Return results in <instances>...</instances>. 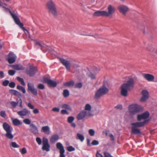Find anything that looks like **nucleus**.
Wrapping results in <instances>:
<instances>
[{
  "mask_svg": "<svg viewBox=\"0 0 157 157\" xmlns=\"http://www.w3.org/2000/svg\"><path fill=\"white\" fill-rule=\"evenodd\" d=\"M149 116V113L148 111H146L144 113L138 114L137 116V119L139 121H141L142 119H145L143 122H137L132 123L131 125L132 126L131 127V133L132 134L138 135L141 134V132L140 130L138 127H142L144 126L145 124L150 121L149 119H146Z\"/></svg>",
  "mask_w": 157,
  "mask_h": 157,
  "instance_id": "1",
  "label": "nucleus"
},
{
  "mask_svg": "<svg viewBox=\"0 0 157 157\" xmlns=\"http://www.w3.org/2000/svg\"><path fill=\"white\" fill-rule=\"evenodd\" d=\"M134 85V81L132 78H130L126 82L123 83L121 86V94L124 96L126 97L128 95V91L130 90V87H132Z\"/></svg>",
  "mask_w": 157,
  "mask_h": 157,
  "instance_id": "2",
  "label": "nucleus"
},
{
  "mask_svg": "<svg viewBox=\"0 0 157 157\" xmlns=\"http://www.w3.org/2000/svg\"><path fill=\"white\" fill-rule=\"evenodd\" d=\"M9 12L15 23L18 25L19 27L24 31L27 37L31 39V36L29 31L25 29L23 27V24L21 23L19 18L17 17L16 14L15 13H13L10 10L9 11Z\"/></svg>",
  "mask_w": 157,
  "mask_h": 157,
  "instance_id": "3",
  "label": "nucleus"
},
{
  "mask_svg": "<svg viewBox=\"0 0 157 157\" xmlns=\"http://www.w3.org/2000/svg\"><path fill=\"white\" fill-rule=\"evenodd\" d=\"M2 127L4 129L6 132L5 136L6 138L10 140L13 139L14 137V136L12 134V132L13 130L12 127L6 122L3 123Z\"/></svg>",
  "mask_w": 157,
  "mask_h": 157,
  "instance_id": "4",
  "label": "nucleus"
},
{
  "mask_svg": "<svg viewBox=\"0 0 157 157\" xmlns=\"http://www.w3.org/2000/svg\"><path fill=\"white\" fill-rule=\"evenodd\" d=\"M142 109V107L137 104H133L129 105V112L131 116L134 115L136 113L140 112Z\"/></svg>",
  "mask_w": 157,
  "mask_h": 157,
  "instance_id": "5",
  "label": "nucleus"
},
{
  "mask_svg": "<svg viewBox=\"0 0 157 157\" xmlns=\"http://www.w3.org/2000/svg\"><path fill=\"white\" fill-rule=\"evenodd\" d=\"M109 91V89L106 87L103 86L100 88L96 92L94 95V98L97 99L100 98L102 95L107 94Z\"/></svg>",
  "mask_w": 157,
  "mask_h": 157,
  "instance_id": "6",
  "label": "nucleus"
},
{
  "mask_svg": "<svg viewBox=\"0 0 157 157\" xmlns=\"http://www.w3.org/2000/svg\"><path fill=\"white\" fill-rule=\"evenodd\" d=\"M47 7L49 11L51 12L54 16H56L57 15V12L55 4L51 0L48 2L47 3Z\"/></svg>",
  "mask_w": 157,
  "mask_h": 157,
  "instance_id": "7",
  "label": "nucleus"
},
{
  "mask_svg": "<svg viewBox=\"0 0 157 157\" xmlns=\"http://www.w3.org/2000/svg\"><path fill=\"white\" fill-rule=\"evenodd\" d=\"M37 71L36 67L31 65L27 67L26 73L30 76H32L36 74Z\"/></svg>",
  "mask_w": 157,
  "mask_h": 157,
  "instance_id": "8",
  "label": "nucleus"
},
{
  "mask_svg": "<svg viewBox=\"0 0 157 157\" xmlns=\"http://www.w3.org/2000/svg\"><path fill=\"white\" fill-rule=\"evenodd\" d=\"M43 146L42 149L44 151H48L50 150V145L47 138L44 137L42 140Z\"/></svg>",
  "mask_w": 157,
  "mask_h": 157,
  "instance_id": "9",
  "label": "nucleus"
},
{
  "mask_svg": "<svg viewBox=\"0 0 157 157\" xmlns=\"http://www.w3.org/2000/svg\"><path fill=\"white\" fill-rule=\"evenodd\" d=\"M35 44L36 45H38L41 47V49L43 51L44 49H46L47 50H48L49 51V52H51V53L55 54L54 51L53 49L49 47L48 46H47L45 45L43 43H41L40 42H36L35 43Z\"/></svg>",
  "mask_w": 157,
  "mask_h": 157,
  "instance_id": "10",
  "label": "nucleus"
},
{
  "mask_svg": "<svg viewBox=\"0 0 157 157\" xmlns=\"http://www.w3.org/2000/svg\"><path fill=\"white\" fill-rule=\"evenodd\" d=\"M28 90L33 94L36 96L37 95V90L35 88L34 84L29 82L27 84Z\"/></svg>",
  "mask_w": 157,
  "mask_h": 157,
  "instance_id": "11",
  "label": "nucleus"
},
{
  "mask_svg": "<svg viewBox=\"0 0 157 157\" xmlns=\"http://www.w3.org/2000/svg\"><path fill=\"white\" fill-rule=\"evenodd\" d=\"M17 57L16 55L12 52H10L8 55L7 60L10 64H12L15 62Z\"/></svg>",
  "mask_w": 157,
  "mask_h": 157,
  "instance_id": "12",
  "label": "nucleus"
},
{
  "mask_svg": "<svg viewBox=\"0 0 157 157\" xmlns=\"http://www.w3.org/2000/svg\"><path fill=\"white\" fill-rule=\"evenodd\" d=\"M56 147L60 151L59 157H65V155L64 154L65 152L64 147L61 143L60 142L57 143L56 144Z\"/></svg>",
  "mask_w": 157,
  "mask_h": 157,
  "instance_id": "13",
  "label": "nucleus"
},
{
  "mask_svg": "<svg viewBox=\"0 0 157 157\" xmlns=\"http://www.w3.org/2000/svg\"><path fill=\"white\" fill-rule=\"evenodd\" d=\"M16 102L11 101L10 102V104L13 108H15L17 105L21 108H22V101L20 98H17L16 100Z\"/></svg>",
  "mask_w": 157,
  "mask_h": 157,
  "instance_id": "14",
  "label": "nucleus"
},
{
  "mask_svg": "<svg viewBox=\"0 0 157 157\" xmlns=\"http://www.w3.org/2000/svg\"><path fill=\"white\" fill-rule=\"evenodd\" d=\"M108 12L105 11V17H108L113 14L115 11L114 7L109 5L108 7Z\"/></svg>",
  "mask_w": 157,
  "mask_h": 157,
  "instance_id": "15",
  "label": "nucleus"
},
{
  "mask_svg": "<svg viewBox=\"0 0 157 157\" xmlns=\"http://www.w3.org/2000/svg\"><path fill=\"white\" fill-rule=\"evenodd\" d=\"M17 113L21 117L29 115L30 113V112L26 108L23 109L22 110L18 111Z\"/></svg>",
  "mask_w": 157,
  "mask_h": 157,
  "instance_id": "16",
  "label": "nucleus"
},
{
  "mask_svg": "<svg viewBox=\"0 0 157 157\" xmlns=\"http://www.w3.org/2000/svg\"><path fill=\"white\" fill-rule=\"evenodd\" d=\"M44 81L45 82L47 83L50 86L55 87L57 86V82L47 78H44Z\"/></svg>",
  "mask_w": 157,
  "mask_h": 157,
  "instance_id": "17",
  "label": "nucleus"
},
{
  "mask_svg": "<svg viewBox=\"0 0 157 157\" xmlns=\"http://www.w3.org/2000/svg\"><path fill=\"white\" fill-rule=\"evenodd\" d=\"M143 76L145 79L148 81L152 82L155 78L153 75L149 74L144 73Z\"/></svg>",
  "mask_w": 157,
  "mask_h": 157,
  "instance_id": "18",
  "label": "nucleus"
},
{
  "mask_svg": "<svg viewBox=\"0 0 157 157\" xmlns=\"http://www.w3.org/2000/svg\"><path fill=\"white\" fill-rule=\"evenodd\" d=\"M118 9L120 12L122 13L124 15H125L126 13L128 10V7L126 6L123 5L120 6L118 7Z\"/></svg>",
  "mask_w": 157,
  "mask_h": 157,
  "instance_id": "19",
  "label": "nucleus"
},
{
  "mask_svg": "<svg viewBox=\"0 0 157 157\" xmlns=\"http://www.w3.org/2000/svg\"><path fill=\"white\" fill-rule=\"evenodd\" d=\"M30 130L31 132L34 134H37L38 133L37 127L34 124H32L30 125Z\"/></svg>",
  "mask_w": 157,
  "mask_h": 157,
  "instance_id": "20",
  "label": "nucleus"
},
{
  "mask_svg": "<svg viewBox=\"0 0 157 157\" xmlns=\"http://www.w3.org/2000/svg\"><path fill=\"white\" fill-rule=\"evenodd\" d=\"M86 141H87V146L89 147H90L91 145H94V146L97 145L99 144V142L96 140H93L92 141L91 143H90V140L88 138H87L86 139Z\"/></svg>",
  "mask_w": 157,
  "mask_h": 157,
  "instance_id": "21",
  "label": "nucleus"
},
{
  "mask_svg": "<svg viewBox=\"0 0 157 157\" xmlns=\"http://www.w3.org/2000/svg\"><path fill=\"white\" fill-rule=\"evenodd\" d=\"M87 112L86 111H82L79 113L77 116V118L78 120H80L82 119L85 117Z\"/></svg>",
  "mask_w": 157,
  "mask_h": 157,
  "instance_id": "22",
  "label": "nucleus"
},
{
  "mask_svg": "<svg viewBox=\"0 0 157 157\" xmlns=\"http://www.w3.org/2000/svg\"><path fill=\"white\" fill-rule=\"evenodd\" d=\"M58 58L61 63L66 67L67 70H68L69 69V62L68 61L62 58Z\"/></svg>",
  "mask_w": 157,
  "mask_h": 157,
  "instance_id": "23",
  "label": "nucleus"
},
{
  "mask_svg": "<svg viewBox=\"0 0 157 157\" xmlns=\"http://www.w3.org/2000/svg\"><path fill=\"white\" fill-rule=\"evenodd\" d=\"M93 15L94 17H105V11L98 10L95 12Z\"/></svg>",
  "mask_w": 157,
  "mask_h": 157,
  "instance_id": "24",
  "label": "nucleus"
},
{
  "mask_svg": "<svg viewBox=\"0 0 157 157\" xmlns=\"http://www.w3.org/2000/svg\"><path fill=\"white\" fill-rule=\"evenodd\" d=\"M59 139V136L57 134H55L52 135L50 139V141L52 144L55 143Z\"/></svg>",
  "mask_w": 157,
  "mask_h": 157,
  "instance_id": "25",
  "label": "nucleus"
},
{
  "mask_svg": "<svg viewBox=\"0 0 157 157\" xmlns=\"http://www.w3.org/2000/svg\"><path fill=\"white\" fill-rule=\"evenodd\" d=\"M13 124L15 126H18L21 125L22 124V122H21L18 119L15 118L12 119Z\"/></svg>",
  "mask_w": 157,
  "mask_h": 157,
  "instance_id": "26",
  "label": "nucleus"
},
{
  "mask_svg": "<svg viewBox=\"0 0 157 157\" xmlns=\"http://www.w3.org/2000/svg\"><path fill=\"white\" fill-rule=\"evenodd\" d=\"M41 130L43 132L47 134H49L50 133V129L48 126L42 127Z\"/></svg>",
  "mask_w": 157,
  "mask_h": 157,
  "instance_id": "27",
  "label": "nucleus"
},
{
  "mask_svg": "<svg viewBox=\"0 0 157 157\" xmlns=\"http://www.w3.org/2000/svg\"><path fill=\"white\" fill-rule=\"evenodd\" d=\"M12 67L17 71L23 70L25 69L24 67L21 64H16L12 65Z\"/></svg>",
  "mask_w": 157,
  "mask_h": 157,
  "instance_id": "28",
  "label": "nucleus"
},
{
  "mask_svg": "<svg viewBox=\"0 0 157 157\" xmlns=\"http://www.w3.org/2000/svg\"><path fill=\"white\" fill-rule=\"evenodd\" d=\"M76 138L77 140H79L81 142H82L85 139L84 135L79 133H77Z\"/></svg>",
  "mask_w": 157,
  "mask_h": 157,
  "instance_id": "29",
  "label": "nucleus"
},
{
  "mask_svg": "<svg viewBox=\"0 0 157 157\" xmlns=\"http://www.w3.org/2000/svg\"><path fill=\"white\" fill-rule=\"evenodd\" d=\"M10 147L14 148H19V145H18L15 142H11L10 143Z\"/></svg>",
  "mask_w": 157,
  "mask_h": 157,
  "instance_id": "30",
  "label": "nucleus"
},
{
  "mask_svg": "<svg viewBox=\"0 0 157 157\" xmlns=\"http://www.w3.org/2000/svg\"><path fill=\"white\" fill-rule=\"evenodd\" d=\"M17 89L21 90L23 93L25 94L26 92L25 89L24 87L21 86L20 85H18L17 86Z\"/></svg>",
  "mask_w": 157,
  "mask_h": 157,
  "instance_id": "31",
  "label": "nucleus"
},
{
  "mask_svg": "<svg viewBox=\"0 0 157 157\" xmlns=\"http://www.w3.org/2000/svg\"><path fill=\"white\" fill-rule=\"evenodd\" d=\"M10 93L11 94H12L15 95L17 96L19 94V93L17 91L13 90H10Z\"/></svg>",
  "mask_w": 157,
  "mask_h": 157,
  "instance_id": "32",
  "label": "nucleus"
},
{
  "mask_svg": "<svg viewBox=\"0 0 157 157\" xmlns=\"http://www.w3.org/2000/svg\"><path fill=\"white\" fill-rule=\"evenodd\" d=\"M149 96L146 95H142L140 101L142 102H144L146 101L149 98Z\"/></svg>",
  "mask_w": 157,
  "mask_h": 157,
  "instance_id": "33",
  "label": "nucleus"
},
{
  "mask_svg": "<svg viewBox=\"0 0 157 157\" xmlns=\"http://www.w3.org/2000/svg\"><path fill=\"white\" fill-rule=\"evenodd\" d=\"M17 79L18 81L23 86H25V84L23 80V79L22 78H21L20 77H17Z\"/></svg>",
  "mask_w": 157,
  "mask_h": 157,
  "instance_id": "34",
  "label": "nucleus"
},
{
  "mask_svg": "<svg viewBox=\"0 0 157 157\" xmlns=\"http://www.w3.org/2000/svg\"><path fill=\"white\" fill-rule=\"evenodd\" d=\"M75 88L80 89L82 86V84L81 82L76 83L75 85Z\"/></svg>",
  "mask_w": 157,
  "mask_h": 157,
  "instance_id": "35",
  "label": "nucleus"
},
{
  "mask_svg": "<svg viewBox=\"0 0 157 157\" xmlns=\"http://www.w3.org/2000/svg\"><path fill=\"white\" fill-rule=\"evenodd\" d=\"M23 122L25 124L28 125H30L31 123L30 120L28 118L24 119L23 121Z\"/></svg>",
  "mask_w": 157,
  "mask_h": 157,
  "instance_id": "36",
  "label": "nucleus"
},
{
  "mask_svg": "<svg viewBox=\"0 0 157 157\" xmlns=\"http://www.w3.org/2000/svg\"><path fill=\"white\" fill-rule=\"evenodd\" d=\"M63 96L64 97H67L69 96V91L67 90H63Z\"/></svg>",
  "mask_w": 157,
  "mask_h": 157,
  "instance_id": "37",
  "label": "nucleus"
},
{
  "mask_svg": "<svg viewBox=\"0 0 157 157\" xmlns=\"http://www.w3.org/2000/svg\"><path fill=\"white\" fill-rule=\"evenodd\" d=\"M91 109V107L90 104H87L86 105L85 109L86 110L90 111Z\"/></svg>",
  "mask_w": 157,
  "mask_h": 157,
  "instance_id": "38",
  "label": "nucleus"
},
{
  "mask_svg": "<svg viewBox=\"0 0 157 157\" xmlns=\"http://www.w3.org/2000/svg\"><path fill=\"white\" fill-rule=\"evenodd\" d=\"M20 151L22 154H26L27 152V150L25 147H23L20 150Z\"/></svg>",
  "mask_w": 157,
  "mask_h": 157,
  "instance_id": "39",
  "label": "nucleus"
},
{
  "mask_svg": "<svg viewBox=\"0 0 157 157\" xmlns=\"http://www.w3.org/2000/svg\"><path fill=\"white\" fill-rule=\"evenodd\" d=\"M89 133L90 136H93L94 135L95 131L93 129H90L89 130Z\"/></svg>",
  "mask_w": 157,
  "mask_h": 157,
  "instance_id": "40",
  "label": "nucleus"
},
{
  "mask_svg": "<svg viewBox=\"0 0 157 157\" xmlns=\"http://www.w3.org/2000/svg\"><path fill=\"white\" fill-rule=\"evenodd\" d=\"M142 95L149 96L148 92L146 90H143L142 91Z\"/></svg>",
  "mask_w": 157,
  "mask_h": 157,
  "instance_id": "41",
  "label": "nucleus"
},
{
  "mask_svg": "<svg viewBox=\"0 0 157 157\" xmlns=\"http://www.w3.org/2000/svg\"><path fill=\"white\" fill-rule=\"evenodd\" d=\"M0 115L2 117L5 118L6 116V114L5 111H1L0 112Z\"/></svg>",
  "mask_w": 157,
  "mask_h": 157,
  "instance_id": "42",
  "label": "nucleus"
},
{
  "mask_svg": "<svg viewBox=\"0 0 157 157\" xmlns=\"http://www.w3.org/2000/svg\"><path fill=\"white\" fill-rule=\"evenodd\" d=\"M16 71L13 70H10L8 71V73L9 75L13 76L15 74Z\"/></svg>",
  "mask_w": 157,
  "mask_h": 157,
  "instance_id": "43",
  "label": "nucleus"
},
{
  "mask_svg": "<svg viewBox=\"0 0 157 157\" xmlns=\"http://www.w3.org/2000/svg\"><path fill=\"white\" fill-rule=\"evenodd\" d=\"M36 141L38 145H40L42 143V140L40 137H36Z\"/></svg>",
  "mask_w": 157,
  "mask_h": 157,
  "instance_id": "44",
  "label": "nucleus"
},
{
  "mask_svg": "<svg viewBox=\"0 0 157 157\" xmlns=\"http://www.w3.org/2000/svg\"><path fill=\"white\" fill-rule=\"evenodd\" d=\"M88 76L92 79H94L95 78V74L92 73H91L90 74H88Z\"/></svg>",
  "mask_w": 157,
  "mask_h": 157,
  "instance_id": "45",
  "label": "nucleus"
},
{
  "mask_svg": "<svg viewBox=\"0 0 157 157\" xmlns=\"http://www.w3.org/2000/svg\"><path fill=\"white\" fill-rule=\"evenodd\" d=\"M16 84L15 82H11L9 83V86L12 88H14Z\"/></svg>",
  "mask_w": 157,
  "mask_h": 157,
  "instance_id": "46",
  "label": "nucleus"
},
{
  "mask_svg": "<svg viewBox=\"0 0 157 157\" xmlns=\"http://www.w3.org/2000/svg\"><path fill=\"white\" fill-rule=\"evenodd\" d=\"M37 87L39 89L43 90L44 89L45 87L43 84L40 83L38 85Z\"/></svg>",
  "mask_w": 157,
  "mask_h": 157,
  "instance_id": "47",
  "label": "nucleus"
},
{
  "mask_svg": "<svg viewBox=\"0 0 157 157\" xmlns=\"http://www.w3.org/2000/svg\"><path fill=\"white\" fill-rule=\"evenodd\" d=\"M9 80H5L2 82V84L3 86H6L9 84Z\"/></svg>",
  "mask_w": 157,
  "mask_h": 157,
  "instance_id": "48",
  "label": "nucleus"
},
{
  "mask_svg": "<svg viewBox=\"0 0 157 157\" xmlns=\"http://www.w3.org/2000/svg\"><path fill=\"white\" fill-rule=\"evenodd\" d=\"M104 155L105 157H113L109 153L107 152H104Z\"/></svg>",
  "mask_w": 157,
  "mask_h": 157,
  "instance_id": "49",
  "label": "nucleus"
},
{
  "mask_svg": "<svg viewBox=\"0 0 157 157\" xmlns=\"http://www.w3.org/2000/svg\"><path fill=\"white\" fill-rule=\"evenodd\" d=\"M115 108L117 109L121 110L122 109V106L121 104H119L115 106Z\"/></svg>",
  "mask_w": 157,
  "mask_h": 157,
  "instance_id": "50",
  "label": "nucleus"
},
{
  "mask_svg": "<svg viewBox=\"0 0 157 157\" xmlns=\"http://www.w3.org/2000/svg\"><path fill=\"white\" fill-rule=\"evenodd\" d=\"M143 28H144V29H142L141 28L140 29L141 30H142L143 32L144 33H145L147 32V29L148 28L147 27H145V26L143 25Z\"/></svg>",
  "mask_w": 157,
  "mask_h": 157,
  "instance_id": "51",
  "label": "nucleus"
},
{
  "mask_svg": "<svg viewBox=\"0 0 157 157\" xmlns=\"http://www.w3.org/2000/svg\"><path fill=\"white\" fill-rule=\"evenodd\" d=\"M28 106L30 109H34V106L30 103H28L27 104Z\"/></svg>",
  "mask_w": 157,
  "mask_h": 157,
  "instance_id": "52",
  "label": "nucleus"
},
{
  "mask_svg": "<svg viewBox=\"0 0 157 157\" xmlns=\"http://www.w3.org/2000/svg\"><path fill=\"white\" fill-rule=\"evenodd\" d=\"M59 109L58 108L55 107L52 109V110L54 112H58L59 111Z\"/></svg>",
  "mask_w": 157,
  "mask_h": 157,
  "instance_id": "53",
  "label": "nucleus"
},
{
  "mask_svg": "<svg viewBox=\"0 0 157 157\" xmlns=\"http://www.w3.org/2000/svg\"><path fill=\"white\" fill-rule=\"evenodd\" d=\"M33 112L35 114H37L39 113V111L37 109H33Z\"/></svg>",
  "mask_w": 157,
  "mask_h": 157,
  "instance_id": "54",
  "label": "nucleus"
},
{
  "mask_svg": "<svg viewBox=\"0 0 157 157\" xmlns=\"http://www.w3.org/2000/svg\"><path fill=\"white\" fill-rule=\"evenodd\" d=\"M61 113L63 114H68V113L67 110L65 109H62L61 111Z\"/></svg>",
  "mask_w": 157,
  "mask_h": 157,
  "instance_id": "55",
  "label": "nucleus"
},
{
  "mask_svg": "<svg viewBox=\"0 0 157 157\" xmlns=\"http://www.w3.org/2000/svg\"><path fill=\"white\" fill-rule=\"evenodd\" d=\"M75 118L73 117H69V123H71L74 121Z\"/></svg>",
  "mask_w": 157,
  "mask_h": 157,
  "instance_id": "56",
  "label": "nucleus"
},
{
  "mask_svg": "<svg viewBox=\"0 0 157 157\" xmlns=\"http://www.w3.org/2000/svg\"><path fill=\"white\" fill-rule=\"evenodd\" d=\"M93 71L94 73L95 74H96L98 70L97 68L96 67L94 66L93 67Z\"/></svg>",
  "mask_w": 157,
  "mask_h": 157,
  "instance_id": "57",
  "label": "nucleus"
},
{
  "mask_svg": "<svg viewBox=\"0 0 157 157\" xmlns=\"http://www.w3.org/2000/svg\"><path fill=\"white\" fill-rule=\"evenodd\" d=\"M109 136L111 138V140L112 141H114V137L113 135L112 134H110L109 135Z\"/></svg>",
  "mask_w": 157,
  "mask_h": 157,
  "instance_id": "58",
  "label": "nucleus"
},
{
  "mask_svg": "<svg viewBox=\"0 0 157 157\" xmlns=\"http://www.w3.org/2000/svg\"><path fill=\"white\" fill-rule=\"evenodd\" d=\"M75 149L71 146H69V152L72 151H75Z\"/></svg>",
  "mask_w": 157,
  "mask_h": 157,
  "instance_id": "59",
  "label": "nucleus"
},
{
  "mask_svg": "<svg viewBox=\"0 0 157 157\" xmlns=\"http://www.w3.org/2000/svg\"><path fill=\"white\" fill-rule=\"evenodd\" d=\"M62 108H65L66 109H67L69 108V105L67 104H63L62 105Z\"/></svg>",
  "mask_w": 157,
  "mask_h": 157,
  "instance_id": "60",
  "label": "nucleus"
},
{
  "mask_svg": "<svg viewBox=\"0 0 157 157\" xmlns=\"http://www.w3.org/2000/svg\"><path fill=\"white\" fill-rule=\"evenodd\" d=\"M75 82L73 81H69V86H73Z\"/></svg>",
  "mask_w": 157,
  "mask_h": 157,
  "instance_id": "61",
  "label": "nucleus"
},
{
  "mask_svg": "<svg viewBox=\"0 0 157 157\" xmlns=\"http://www.w3.org/2000/svg\"><path fill=\"white\" fill-rule=\"evenodd\" d=\"M96 157H103V155L100 153L97 152L96 154Z\"/></svg>",
  "mask_w": 157,
  "mask_h": 157,
  "instance_id": "62",
  "label": "nucleus"
},
{
  "mask_svg": "<svg viewBox=\"0 0 157 157\" xmlns=\"http://www.w3.org/2000/svg\"><path fill=\"white\" fill-rule=\"evenodd\" d=\"M0 77L1 78H3L4 77V73L2 71H0Z\"/></svg>",
  "mask_w": 157,
  "mask_h": 157,
  "instance_id": "63",
  "label": "nucleus"
},
{
  "mask_svg": "<svg viewBox=\"0 0 157 157\" xmlns=\"http://www.w3.org/2000/svg\"><path fill=\"white\" fill-rule=\"evenodd\" d=\"M70 123H71V127H73L74 128H75L76 127V125L75 123L72 122Z\"/></svg>",
  "mask_w": 157,
  "mask_h": 157,
  "instance_id": "64",
  "label": "nucleus"
}]
</instances>
